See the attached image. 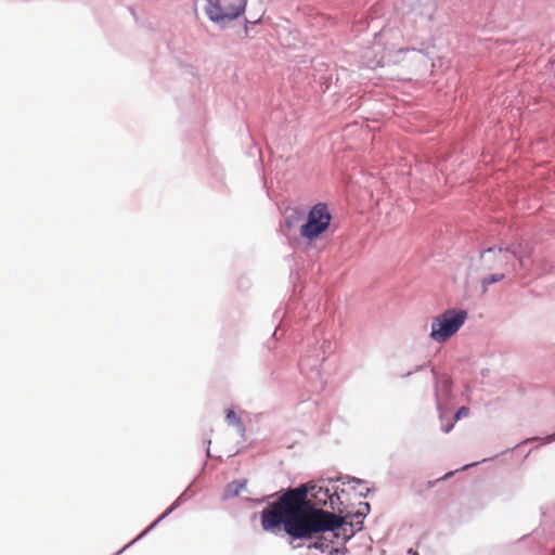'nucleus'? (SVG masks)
<instances>
[{
	"label": "nucleus",
	"mask_w": 555,
	"mask_h": 555,
	"mask_svg": "<svg viewBox=\"0 0 555 555\" xmlns=\"http://www.w3.org/2000/svg\"><path fill=\"white\" fill-rule=\"evenodd\" d=\"M243 38H248V26H247V24L243 28Z\"/></svg>",
	"instance_id": "nucleus-12"
},
{
	"label": "nucleus",
	"mask_w": 555,
	"mask_h": 555,
	"mask_svg": "<svg viewBox=\"0 0 555 555\" xmlns=\"http://www.w3.org/2000/svg\"><path fill=\"white\" fill-rule=\"evenodd\" d=\"M227 421L233 425H240L241 420L232 409L227 410Z\"/></svg>",
	"instance_id": "nucleus-9"
},
{
	"label": "nucleus",
	"mask_w": 555,
	"mask_h": 555,
	"mask_svg": "<svg viewBox=\"0 0 555 555\" xmlns=\"http://www.w3.org/2000/svg\"><path fill=\"white\" fill-rule=\"evenodd\" d=\"M344 518L322 508H315L307 500V488L299 487L285 492L278 501L261 512V526L264 531L279 529L293 539H310L320 533L309 545L323 553H337L349 535L343 528Z\"/></svg>",
	"instance_id": "nucleus-1"
},
{
	"label": "nucleus",
	"mask_w": 555,
	"mask_h": 555,
	"mask_svg": "<svg viewBox=\"0 0 555 555\" xmlns=\"http://www.w3.org/2000/svg\"><path fill=\"white\" fill-rule=\"evenodd\" d=\"M330 222L331 215L326 205L319 203L310 209L307 222L300 227V235L313 240L327 230Z\"/></svg>",
	"instance_id": "nucleus-4"
},
{
	"label": "nucleus",
	"mask_w": 555,
	"mask_h": 555,
	"mask_svg": "<svg viewBox=\"0 0 555 555\" xmlns=\"http://www.w3.org/2000/svg\"><path fill=\"white\" fill-rule=\"evenodd\" d=\"M469 414V409L467 406H462L457 410V412L454 415V422H457L462 417H466Z\"/></svg>",
	"instance_id": "nucleus-10"
},
{
	"label": "nucleus",
	"mask_w": 555,
	"mask_h": 555,
	"mask_svg": "<svg viewBox=\"0 0 555 555\" xmlns=\"http://www.w3.org/2000/svg\"><path fill=\"white\" fill-rule=\"evenodd\" d=\"M454 418L452 421H449L448 423L443 424L441 429L443 433L448 434L450 433L454 427Z\"/></svg>",
	"instance_id": "nucleus-11"
},
{
	"label": "nucleus",
	"mask_w": 555,
	"mask_h": 555,
	"mask_svg": "<svg viewBox=\"0 0 555 555\" xmlns=\"http://www.w3.org/2000/svg\"><path fill=\"white\" fill-rule=\"evenodd\" d=\"M466 318L467 313L464 310L444 311L433 320L430 338L437 343H444L460 330Z\"/></svg>",
	"instance_id": "nucleus-2"
},
{
	"label": "nucleus",
	"mask_w": 555,
	"mask_h": 555,
	"mask_svg": "<svg viewBox=\"0 0 555 555\" xmlns=\"http://www.w3.org/2000/svg\"><path fill=\"white\" fill-rule=\"evenodd\" d=\"M403 54L402 61L411 62V67L418 68L421 65L426 66L427 56L416 49H404L399 51Z\"/></svg>",
	"instance_id": "nucleus-6"
},
{
	"label": "nucleus",
	"mask_w": 555,
	"mask_h": 555,
	"mask_svg": "<svg viewBox=\"0 0 555 555\" xmlns=\"http://www.w3.org/2000/svg\"><path fill=\"white\" fill-rule=\"evenodd\" d=\"M246 0H208L205 12L215 23L237 18L245 10Z\"/></svg>",
	"instance_id": "nucleus-3"
},
{
	"label": "nucleus",
	"mask_w": 555,
	"mask_h": 555,
	"mask_svg": "<svg viewBox=\"0 0 555 555\" xmlns=\"http://www.w3.org/2000/svg\"><path fill=\"white\" fill-rule=\"evenodd\" d=\"M515 255L507 248L491 247L480 255V268L482 271L515 270Z\"/></svg>",
	"instance_id": "nucleus-5"
},
{
	"label": "nucleus",
	"mask_w": 555,
	"mask_h": 555,
	"mask_svg": "<svg viewBox=\"0 0 555 555\" xmlns=\"http://www.w3.org/2000/svg\"><path fill=\"white\" fill-rule=\"evenodd\" d=\"M515 270L489 271L490 274L481 280L482 292L486 293L489 285L503 281Z\"/></svg>",
	"instance_id": "nucleus-7"
},
{
	"label": "nucleus",
	"mask_w": 555,
	"mask_h": 555,
	"mask_svg": "<svg viewBox=\"0 0 555 555\" xmlns=\"http://www.w3.org/2000/svg\"><path fill=\"white\" fill-rule=\"evenodd\" d=\"M285 217V224L288 229L295 225V223L299 222L304 218V214L297 209H287Z\"/></svg>",
	"instance_id": "nucleus-8"
}]
</instances>
